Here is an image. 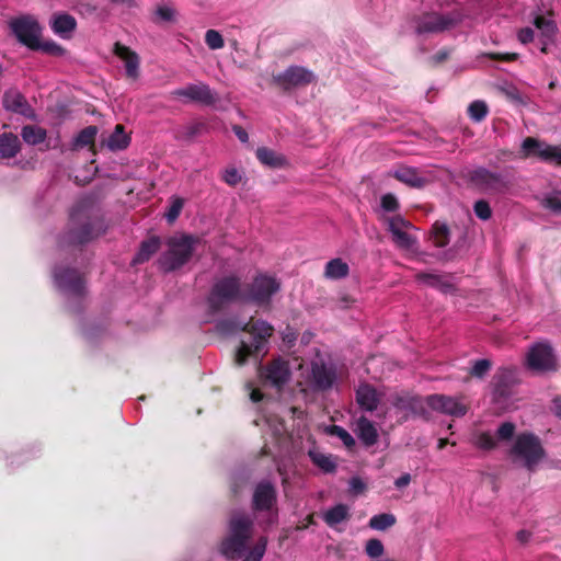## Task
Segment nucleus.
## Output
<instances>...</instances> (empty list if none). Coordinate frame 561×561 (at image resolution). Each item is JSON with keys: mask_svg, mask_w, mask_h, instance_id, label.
I'll use <instances>...</instances> for the list:
<instances>
[{"mask_svg": "<svg viewBox=\"0 0 561 561\" xmlns=\"http://www.w3.org/2000/svg\"><path fill=\"white\" fill-rule=\"evenodd\" d=\"M217 328L224 333L242 331L251 335L252 341H241L236 352L234 362L239 366L244 365L251 356H257L274 332V328L267 321L254 317L243 324L233 320H224L217 324Z\"/></svg>", "mask_w": 561, "mask_h": 561, "instance_id": "f257e3e1", "label": "nucleus"}, {"mask_svg": "<svg viewBox=\"0 0 561 561\" xmlns=\"http://www.w3.org/2000/svg\"><path fill=\"white\" fill-rule=\"evenodd\" d=\"M105 231L102 218L78 206L70 214L68 230L59 238L60 247L83 245Z\"/></svg>", "mask_w": 561, "mask_h": 561, "instance_id": "f03ea898", "label": "nucleus"}, {"mask_svg": "<svg viewBox=\"0 0 561 561\" xmlns=\"http://www.w3.org/2000/svg\"><path fill=\"white\" fill-rule=\"evenodd\" d=\"M254 528L253 518L245 513L232 514L228 535L220 543V552L230 560H237L242 557L248 547V541L252 537Z\"/></svg>", "mask_w": 561, "mask_h": 561, "instance_id": "7ed1b4c3", "label": "nucleus"}, {"mask_svg": "<svg viewBox=\"0 0 561 561\" xmlns=\"http://www.w3.org/2000/svg\"><path fill=\"white\" fill-rule=\"evenodd\" d=\"M243 304L241 278L228 275L215 280L207 297V304L213 312H219L231 304Z\"/></svg>", "mask_w": 561, "mask_h": 561, "instance_id": "20e7f679", "label": "nucleus"}, {"mask_svg": "<svg viewBox=\"0 0 561 561\" xmlns=\"http://www.w3.org/2000/svg\"><path fill=\"white\" fill-rule=\"evenodd\" d=\"M280 282L267 274H257L243 288V304H253L264 310L272 307V298L280 290Z\"/></svg>", "mask_w": 561, "mask_h": 561, "instance_id": "39448f33", "label": "nucleus"}, {"mask_svg": "<svg viewBox=\"0 0 561 561\" xmlns=\"http://www.w3.org/2000/svg\"><path fill=\"white\" fill-rule=\"evenodd\" d=\"M510 454L514 460H520L529 471H534L546 456L539 437L530 432H524L516 436Z\"/></svg>", "mask_w": 561, "mask_h": 561, "instance_id": "423d86ee", "label": "nucleus"}, {"mask_svg": "<svg viewBox=\"0 0 561 561\" xmlns=\"http://www.w3.org/2000/svg\"><path fill=\"white\" fill-rule=\"evenodd\" d=\"M9 27L20 44L31 50L37 51L43 27L35 16L23 14L13 18L9 22Z\"/></svg>", "mask_w": 561, "mask_h": 561, "instance_id": "0eeeda50", "label": "nucleus"}, {"mask_svg": "<svg viewBox=\"0 0 561 561\" xmlns=\"http://www.w3.org/2000/svg\"><path fill=\"white\" fill-rule=\"evenodd\" d=\"M415 33L419 35L428 33H440L455 27L460 18L455 14H439L436 12H426L414 15L411 19Z\"/></svg>", "mask_w": 561, "mask_h": 561, "instance_id": "6e6552de", "label": "nucleus"}, {"mask_svg": "<svg viewBox=\"0 0 561 561\" xmlns=\"http://www.w3.org/2000/svg\"><path fill=\"white\" fill-rule=\"evenodd\" d=\"M536 157L549 164L561 165V147L549 145L534 137H526L520 146V158Z\"/></svg>", "mask_w": 561, "mask_h": 561, "instance_id": "1a4fd4ad", "label": "nucleus"}, {"mask_svg": "<svg viewBox=\"0 0 561 561\" xmlns=\"http://www.w3.org/2000/svg\"><path fill=\"white\" fill-rule=\"evenodd\" d=\"M259 376L265 386H270L280 392L291 377L289 363L280 357L259 368Z\"/></svg>", "mask_w": 561, "mask_h": 561, "instance_id": "9d476101", "label": "nucleus"}, {"mask_svg": "<svg viewBox=\"0 0 561 561\" xmlns=\"http://www.w3.org/2000/svg\"><path fill=\"white\" fill-rule=\"evenodd\" d=\"M316 80V76L309 69L301 66H289L283 72L272 76V82L284 92L298 87H305Z\"/></svg>", "mask_w": 561, "mask_h": 561, "instance_id": "9b49d317", "label": "nucleus"}, {"mask_svg": "<svg viewBox=\"0 0 561 561\" xmlns=\"http://www.w3.org/2000/svg\"><path fill=\"white\" fill-rule=\"evenodd\" d=\"M470 181L482 191L490 193H504L511 186L507 176L486 168H478L470 173Z\"/></svg>", "mask_w": 561, "mask_h": 561, "instance_id": "f8f14e48", "label": "nucleus"}, {"mask_svg": "<svg viewBox=\"0 0 561 561\" xmlns=\"http://www.w3.org/2000/svg\"><path fill=\"white\" fill-rule=\"evenodd\" d=\"M527 365L535 371H556L558 369L552 347L543 343H538L529 350Z\"/></svg>", "mask_w": 561, "mask_h": 561, "instance_id": "ddd939ff", "label": "nucleus"}, {"mask_svg": "<svg viewBox=\"0 0 561 561\" xmlns=\"http://www.w3.org/2000/svg\"><path fill=\"white\" fill-rule=\"evenodd\" d=\"M427 407L432 410L461 417L468 412V407L456 398L445 394H431L426 397Z\"/></svg>", "mask_w": 561, "mask_h": 561, "instance_id": "4468645a", "label": "nucleus"}, {"mask_svg": "<svg viewBox=\"0 0 561 561\" xmlns=\"http://www.w3.org/2000/svg\"><path fill=\"white\" fill-rule=\"evenodd\" d=\"M310 380L314 390L325 391L332 388L336 380V370L322 359L311 363Z\"/></svg>", "mask_w": 561, "mask_h": 561, "instance_id": "2eb2a0df", "label": "nucleus"}, {"mask_svg": "<svg viewBox=\"0 0 561 561\" xmlns=\"http://www.w3.org/2000/svg\"><path fill=\"white\" fill-rule=\"evenodd\" d=\"M277 502V491L270 481H261L256 484L252 496V508L255 512H265L273 508Z\"/></svg>", "mask_w": 561, "mask_h": 561, "instance_id": "dca6fc26", "label": "nucleus"}, {"mask_svg": "<svg viewBox=\"0 0 561 561\" xmlns=\"http://www.w3.org/2000/svg\"><path fill=\"white\" fill-rule=\"evenodd\" d=\"M54 275L61 289L78 297L84 294V279L76 268L56 270Z\"/></svg>", "mask_w": 561, "mask_h": 561, "instance_id": "f3484780", "label": "nucleus"}, {"mask_svg": "<svg viewBox=\"0 0 561 561\" xmlns=\"http://www.w3.org/2000/svg\"><path fill=\"white\" fill-rule=\"evenodd\" d=\"M178 96H184L190 101L199 103L205 106L214 105L218 101L217 93L204 83L190 84L181 90H178Z\"/></svg>", "mask_w": 561, "mask_h": 561, "instance_id": "a211bd4d", "label": "nucleus"}, {"mask_svg": "<svg viewBox=\"0 0 561 561\" xmlns=\"http://www.w3.org/2000/svg\"><path fill=\"white\" fill-rule=\"evenodd\" d=\"M114 54L124 61L126 77L136 80L139 77V56L128 46L116 42L114 44Z\"/></svg>", "mask_w": 561, "mask_h": 561, "instance_id": "6ab92c4d", "label": "nucleus"}, {"mask_svg": "<svg viewBox=\"0 0 561 561\" xmlns=\"http://www.w3.org/2000/svg\"><path fill=\"white\" fill-rule=\"evenodd\" d=\"M49 26L60 38L70 39L77 28V20L69 13H55L49 21Z\"/></svg>", "mask_w": 561, "mask_h": 561, "instance_id": "aec40b11", "label": "nucleus"}, {"mask_svg": "<svg viewBox=\"0 0 561 561\" xmlns=\"http://www.w3.org/2000/svg\"><path fill=\"white\" fill-rule=\"evenodd\" d=\"M356 402L362 410L373 412L378 408L379 397L376 389L368 385L363 383L356 389Z\"/></svg>", "mask_w": 561, "mask_h": 561, "instance_id": "412c9836", "label": "nucleus"}, {"mask_svg": "<svg viewBox=\"0 0 561 561\" xmlns=\"http://www.w3.org/2000/svg\"><path fill=\"white\" fill-rule=\"evenodd\" d=\"M99 128L95 125H90L81 129L71 142V150H79L88 147L92 152H95V138Z\"/></svg>", "mask_w": 561, "mask_h": 561, "instance_id": "4be33fe9", "label": "nucleus"}, {"mask_svg": "<svg viewBox=\"0 0 561 561\" xmlns=\"http://www.w3.org/2000/svg\"><path fill=\"white\" fill-rule=\"evenodd\" d=\"M396 408L400 410H408L414 415L419 416H426L427 410H426V400L424 401L422 398L416 396H407V397H399L394 401Z\"/></svg>", "mask_w": 561, "mask_h": 561, "instance_id": "5701e85b", "label": "nucleus"}, {"mask_svg": "<svg viewBox=\"0 0 561 561\" xmlns=\"http://www.w3.org/2000/svg\"><path fill=\"white\" fill-rule=\"evenodd\" d=\"M2 104L5 110L18 114H26L30 108L25 96L16 90L5 91Z\"/></svg>", "mask_w": 561, "mask_h": 561, "instance_id": "b1692460", "label": "nucleus"}, {"mask_svg": "<svg viewBox=\"0 0 561 561\" xmlns=\"http://www.w3.org/2000/svg\"><path fill=\"white\" fill-rule=\"evenodd\" d=\"M161 239L157 236H150L146 240H144L140 245L137 254L133 259V264H142L151 259V256L160 249Z\"/></svg>", "mask_w": 561, "mask_h": 561, "instance_id": "393cba45", "label": "nucleus"}, {"mask_svg": "<svg viewBox=\"0 0 561 561\" xmlns=\"http://www.w3.org/2000/svg\"><path fill=\"white\" fill-rule=\"evenodd\" d=\"M197 242H199V239L192 236L178 238V268L188 262Z\"/></svg>", "mask_w": 561, "mask_h": 561, "instance_id": "a878e982", "label": "nucleus"}, {"mask_svg": "<svg viewBox=\"0 0 561 561\" xmlns=\"http://www.w3.org/2000/svg\"><path fill=\"white\" fill-rule=\"evenodd\" d=\"M358 437L366 446H373L377 443L378 433L371 421L362 416L357 421Z\"/></svg>", "mask_w": 561, "mask_h": 561, "instance_id": "bb28decb", "label": "nucleus"}, {"mask_svg": "<svg viewBox=\"0 0 561 561\" xmlns=\"http://www.w3.org/2000/svg\"><path fill=\"white\" fill-rule=\"evenodd\" d=\"M130 137L122 124H117L106 140V146L112 151L124 150L129 146Z\"/></svg>", "mask_w": 561, "mask_h": 561, "instance_id": "cd10ccee", "label": "nucleus"}, {"mask_svg": "<svg viewBox=\"0 0 561 561\" xmlns=\"http://www.w3.org/2000/svg\"><path fill=\"white\" fill-rule=\"evenodd\" d=\"M20 151V141L18 136L12 133L0 135V156L4 159L15 157Z\"/></svg>", "mask_w": 561, "mask_h": 561, "instance_id": "c85d7f7f", "label": "nucleus"}, {"mask_svg": "<svg viewBox=\"0 0 561 561\" xmlns=\"http://www.w3.org/2000/svg\"><path fill=\"white\" fill-rule=\"evenodd\" d=\"M394 178L415 188H421L426 184V180L419 175L417 171L413 168H401L394 172Z\"/></svg>", "mask_w": 561, "mask_h": 561, "instance_id": "c756f323", "label": "nucleus"}, {"mask_svg": "<svg viewBox=\"0 0 561 561\" xmlns=\"http://www.w3.org/2000/svg\"><path fill=\"white\" fill-rule=\"evenodd\" d=\"M512 373L504 369L494 377V396L496 399H506L511 394Z\"/></svg>", "mask_w": 561, "mask_h": 561, "instance_id": "7c9ffc66", "label": "nucleus"}, {"mask_svg": "<svg viewBox=\"0 0 561 561\" xmlns=\"http://www.w3.org/2000/svg\"><path fill=\"white\" fill-rule=\"evenodd\" d=\"M308 456L312 463L320 468L325 473H332L336 470L335 458L332 455L323 454L319 450L311 449Z\"/></svg>", "mask_w": 561, "mask_h": 561, "instance_id": "2f4dec72", "label": "nucleus"}, {"mask_svg": "<svg viewBox=\"0 0 561 561\" xmlns=\"http://www.w3.org/2000/svg\"><path fill=\"white\" fill-rule=\"evenodd\" d=\"M350 266L342 259L330 260L324 267V277L329 279H341L348 275Z\"/></svg>", "mask_w": 561, "mask_h": 561, "instance_id": "473e14b6", "label": "nucleus"}, {"mask_svg": "<svg viewBox=\"0 0 561 561\" xmlns=\"http://www.w3.org/2000/svg\"><path fill=\"white\" fill-rule=\"evenodd\" d=\"M158 266L165 273L175 270V237L167 239V251L159 257Z\"/></svg>", "mask_w": 561, "mask_h": 561, "instance_id": "72a5a7b5", "label": "nucleus"}, {"mask_svg": "<svg viewBox=\"0 0 561 561\" xmlns=\"http://www.w3.org/2000/svg\"><path fill=\"white\" fill-rule=\"evenodd\" d=\"M350 518V510L345 504H336L335 506L329 508L324 515L323 520L330 527H334L337 524Z\"/></svg>", "mask_w": 561, "mask_h": 561, "instance_id": "f704fd0d", "label": "nucleus"}, {"mask_svg": "<svg viewBox=\"0 0 561 561\" xmlns=\"http://www.w3.org/2000/svg\"><path fill=\"white\" fill-rule=\"evenodd\" d=\"M21 136L26 144L35 146L45 141L47 131L45 128L36 125H26L22 128Z\"/></svg>", "mask_w": 561, "mask_h": 561, "instance_id": "c9c22d12", "label": "nucleus"}, {"mask_svg": "<svg viewBox=\"0 0 561 561\" xmlns=\"http://www.w3.org/2000/svg\"><path fill=\"white\" fill-rule=\"evenodd\" d=\"M256 158L262 164L271 168H280L285 163V159L282 156L266 147L257 148Z\"/></svg>", "mask_w": 561, "mask_h": 561, "instance_id": "e433bc0d", "label": "nucleus"}, {"mask_svg": "<svg viewBox=\"0 0 561 561\" xmlns=\"http://www.w3.org/2000/svg\"><path fill=\"white\" fill-rule=\"evenodd\" d=\"M397 523V518L393 514L381 513L374 515L369 519V527L375 530H386L392 527Z\"/></svg>", "mask_w": 561, "mask_h": 561, "instance_id": "4c0bfd02", "label": "nucleus"}, {"mask_svg": "<svg viewBox=\"0 0 561 561\" xmlns=\"http://www.w3.org/2000/svg\"><path fill=\"white\" fill-rule=\"evenodd\" d=\"M433 243L437 248H444L449 242V228L445 224L435 222L433 225Z\"/></svg>", "mask_w": 561, "mask_h": 561, "instance_id": "58836bf2", "label": "nucleus"}, {"mask_svg": "<svg viewBox=\"0 0 561 561\" xmlns=\"http://www.w3.org/2000/svg\"><path fill=\"white\" fill-rule=\"evenodd\" d=\"M266 547L267 538L265 536H261L242 561H261L265 554Z\"/></svg>", "mask_w": 561, "mask_h": 561, "instance_id": "ea45409f", "label": "nucleus"}, {"mask_svg": "<svg viewBox=\"0 0 561 561\" xmlns=\"http://www.w3.org/2000/svg\"><path fill=\"white\" fill-rule=\"evenodd\" d=\"M407 230L408 229H403L401 231L396 230V233L392 234L393 243L398 248L404 249V250L411 249L416 242V239L412 234H410Z\"/></svg>", "mask_w": 561, "mask_h": 561, "instance_id": "a19ab883", "label": "nucleus"}, {"mask_svg": "<svg viewBox=\"0 0 561 561\" xmlns=\"http://www.w3.org/2000/svg\"><path fill=\"white\" fill-rule=\"evenodd\" d=\"M385 221L388 225V231L393 234L397 231H401L403 229H411L413 226L410 221L405 220L401 215H396L392 217H387Z\"/></svg>", "mask_w": 561, "mask_h": 561, "instance_id": "79ce46f5", "label": "nucleus"}, {"mask_svg": "<svg viewBox=\"0 0 561 561\" xmlns=\"http://www.w3.org/2000/svg\"><path fill=\"white\" fill-rule=\"evenodd\" d=\"M469 116L474 122H481L488 115V106L483 101H473L468 107Z\"/></svg>", "mask_w": 561, "mask_h": 561, "instance_id": "37998d69", "label": "nucleus"}, {"mask_svg": "<svg viewBox=\"0 0 561 561\" xmlns=\"http://www.w3.org/2000/svg\"><path fill=\"white\" fill-rule=\"evenodd\" d=\"M37 50H42L43 53L51 56H62L66 53V49L61 45L51 39L45 42H41L39 39Z\"/></svg>", "mask_w": 561, "mask_h": 561, "instance_id": "c03bdc74", "label": "nucleus"}, {"mask_svg": "<svg viewBox=\"0 0 561 561\" xmlns=\"http://www.w3.org/2000/svg\"><path fill=\"white\" fill-rule=\"evenodd\" d=\"M492 367V362L490 359L483 358L478 359L473 363L471 369H470V376L476 378H483L488 371Z\"/></svg>", "mask_w": 561, "mask_h": 561, "instance_id": "a18cd8bd", "label": "nucleus"}, {"mask_svg": "<svg viewBox=\"0 0 561 561\" xmlns=\"http://www.w3.org/2000/svg\"><path fill=\"white\" fill-rule=\"evenodd\" d=\"M206 45L213 49H220L225 46L222 35L216 30H208L205 34Z\"/></svg>", "mask_w": 561, "mask_h": 561, "instance_id": "49530a36", "label": "nucleus"}, {"mask_svg": "<svg viewBox=\"0 0 561 561\" xmlns=\"http://www.w3.org/2000/svg\"><path fill=\"white\" fill-rule=\"evenodd\" d=\"M474 215L481 220H489L492 217V209L488 201L479 199L473 205Z\"/></svg>", "mask_w": 561, "mask_h": 561, "instance_id": "de8ad7c7", "label": "nucleus"}, {"mask_svg": "<svg viewBox=\"0 0 561 561\" xmlns=\"http://www.w3.org/2000/svg\"><path fill=\"white\" fill-rule=\"evenodd\" d=\"M330 433L336 437H339L343 444L347 447V448H352L353 446H355V439L353 438V436L345 430L343 428L342 426H339V425H332L330 427Z\"/></svg>", "mask_w": 561, "mask_h": 561, "instance_id": "09e8293b", "label": "nucleus"}, {"mask_svg": "<svg viewBox=\"0 0 561 561\" xmlns=\"http://www.w3.org/2000/svg\"><path fill=\"white\" fill-rule=\"evenodd\" d=\"M385 548L381 540L371 538L366 542L365 552L370 558H379L383 554Z\"/></svg>", "mask_w": 561, "mask_h": 561, "instance_id": "8fccbe9b", "label": "nucleus"}, {"mask_svg": "<svg viewBox=\"0 0 561 561\" xmlns=\"http://www.w3.org/2000/svg\"><path fill=\"white\" fill-rule=\"evenodd\" d=\"M222 181L229 186H237L242 181V174L233 167L227 168L221 176Z\"/></svg>", "mask_w": 561, "mask_h": 561, "instance_id": "3c124183", "label": "nucleus"}, {"mask_svg": "<svg viewBox=\"0 0 561 561\" xmlns=\"http://www.w3.org/2000/svg\"><path fill=\"white\" fill-rule=\"evenodd\" d=\"M380 206L387 213H394L400 208L399 201L392 193H387L381 196Z\"/></svg>", "mask_w": 561, "mask_h": 561, "instance_id": "603ef678", "label": "nucleus"}, {"mask_svg": "<svg viewBox=\"0 0 561 561\" xmlns=\"http://www.w3.org/2000/svg\"><path fill=\"white\" fill-rule=\"evenodd\" d=\"M534 24L535 26L538 28V30H541L542 33L545 35H551L554 33V25H553V22L550 21V20H547L545 16L542 15H538L535 18V21H534Z\"/></svg>", "mask_w": 561, "mask_h": 561, "instance_id": "864d4df0", "label": "nucleus"}, {"mask_svg": "<svg viewBox=\"0 0 561 561\" xmlns=\"http://www.w3.org/2000/svg\"><path fill=\"white\" fill-rule=\"evenodd\" d=\"M515 428V424L512 422H504L499 426L496 435L501 440H508L513 437Z\"/></svg>", "mask_w": 561, "mask_h": 561, "instance_id": "5fc2aeb1", "label": "nucleus"}, {"mask_svg": "<svg viewBox=\"0 0 561 561\" xmlns=\"http://www.w3.org/2000/svg\"><path fill=\"white\" fill-rule=\"evenodd\" d=\"M477 445L481 449L491 450L495 448L496 442L490 433L483 432L478 436Z\"/></svg>", "mask_w": 561, "mask_h": 561, "instance_id": "6e6d98bb", "label": "nucleus"}, {"mask_svg": "<svg viewBox=\"0 0 561 561\" xmlns=\"http://www.w3.org/2000/svg\"><path fill=\"white\" fill-rule=\"evenodd\" d=\"M485 56L491 60L500 62H512L518 58L517 53H489Z\"/></svg>", "mask_w": 561, "mask_h": 561, "instance_id": "4d7b16f0", "label": "nucleus"}, {"mask_svg": "<svg viewBox=\"0 0 561 561\" xmlns=\"http://www.w3.org/2000/svg\"><path fill=\"white\" fill-rule=\"evenodd\" d=\"M439 275L433 274V273H417L415 275V279L417 282H421L430 287L435 288L436 284H438Z\"/></svg>", "mask_w": 561, "mask_h": 561, "instance_id": "13d9d810", "label": "nucleus"}, {"mask_svg": "<svg viewBox=\"0 0 561 561\" xmlns=\"http://www.w3.org/2000/svg\"><path fill=\"white\" fill-rule=\"evenodd\" d=\"M542 206L553 213L561 214V198L554 195L545 197Z\"/></svg>", "mask_w": 561, "mask_h": 561, "instance_id": "bf43d9fd", "label": "nucleus"}, {"mask_svg": "<svg viewBox=\"0 0 561 561\" xmlns=\"http://www.w3.org/2000/svg\"><path fill=\"white\" fill-rule=\"evenodd\" d=\"M248 477L244 476H234L231 480V493L233 496H238L244 485L247 484Z\"/></svg>", "mask_w": 561, "mask_h": 561, "instance_id": "052dcab7", "label": "nucleus"}, {"mask_svg": "<svg viewBox=\"0 0 561 561\" xmlns=\"http://www.w3.org/2000/svg\"><path fill=\"white\" fill-rule=\"evenodd\" d=\"M173 18L172 9L168 7H159L156 11V20L161 22H169Z\"/></svg>", "mask_w": 561, "mask_h": 561, "instance_id": "680f3d73", "label": "nucleus"}, {"mask_svg": "<svg viewBox=\"0 0 561 561\" xmlns=\"http://www.w3.org/2000/svg\"><path fill=\"white\" fill-rule=\"evenodd\" d=\"M366 484L358 477H353L350 480V491L354 494H360L365 491Z\"/></svg>", "mask_w": 561, "mask_h": 561, "instance_id": "e2e57ef3", "label": "nucleus"}, {"mask_svg": "<svg viewBox=\"0 0 561 561\" xmlns=\"http://www.w3.org/2000/svg\"><path fill=\"white\" fill-rule=\"evenodd\" d=\"M535 32L530 27H524L518 32V39L523 44H528L534 41Z\"/></svg>", "mask_w": 561, "mask_h": 561, "instance_id": "0e129e2a", "label": "nucleus"}, {"mask_svg": "<svg viewBox=\"0 0 561 561\" xmlns=\"http://www.w3.org/2000/svg\"><path fill=\"white\" fill-rule=\"evenodd\" d=\"M435 288H437L443 294H451L456 291V287L450 282L444 280L442 277L438 279V284H436Z\"/></svg>", "mask_w": 561, "mask_h": 561, "instance_id": "69168bd1", "label": "nucleus"}, {"mask_svg": "<svg viewBox=\"0 0 561 561\" xmlns=\"http://www.w3.org/2000/svg\"><path fill=\"white\" fill-rule=\"evenodd\" d=\"M165 217L170 224L175 221V195L169 197V207Z\"/></svg>", "mask_w": 561, "mask_h": 561, "instance_id": "338daca9", "label": "nucleus"}, {"mask_svg": "<svg viewBox=\"0 0 561 561\" xmlns=\"http://www.w3.org/2000/svg\"><path fill=\"white\" fill-rule=\"evenodd\" d=\"M232 130L241 142H248L249 135L240 125H233Z\"/></svg>", "mask_w": 561, "mask_h": 561, "instance_id": "774afa93", "label": "nucleus"}]
</instances>
